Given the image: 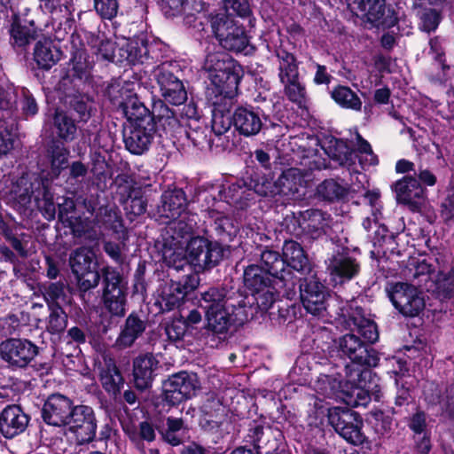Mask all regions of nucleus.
<instances>
[{"mask_svg":"<svg viewBox=\"0 0 454 454\" xmlns=\"http://www.w3.org/2000/svg\"><path fill=\"white\" fill-rule=\"evenodd\" d=\"M99 379L104 389L113 395L119 393L123 384L122 376L112 360L105 363L100 370Z\"/></svg>","mask_w":454,"mask_h":454,"instance_id":"e433bc0d","label":"nucleus"},{"mask_svg":"<svg viewBox=\"0 0 454 454\" xmlns=\"http://www.w3.org/2000/svg\"><path fill=\"white\" fill-rule=\"evenodd\" d=\"M213 32L223 48L250 54L253 47L249 44L244 28L230 18H217L212 23Z\"/></svg>","mask_w":454,"mask_h":454,"instance_id":"9b49d317","label":"nucleus"},{"mask_svg":"<svg viewBox=\"0 0 454 454\" xmlns=\"http://www.w3.org/2000/svg\"><path fill=\"white\" fill-rule=\"evenodd\" d=\"M162 203L159 208L161 217L176 219L186 213V198L182 190L168 191L162 194Z\"/></svg>","mask_w":454,"mask_h":454,"instance_id":"7c9ffc66","label":"nucleus"},{"mask_svg":"<svg viewBox=\"0 0 454 454\" xmlns=\"http://www.w3.org/2000/svg\"><path fill=\"white\" fill-rule=\"evenodd\" d=\"M39 209L47 220H52L56 215V207L53 202V195L50 189L43 184V197H35Z\"/></svg>","mask_w":454,"mask_h":454,"instance_id":"864d4df0","label":"nucleus"},{"mask_svg":"<svg viewBox=\"0 0 454 454\" xmlns=\"http://www.w3.org/2000/svg\"><path fill=\"white\" fill-rule=\"evenodd\" d=\"M153 113H157V118L160 121H164L169 126H175L177 123L174 113L170 110L163 102H160L158 105H154Z\"/></svg>","mask_w":454,"mask_h":454,"instance_id":"338daca9","label":"nucleus"},{"mask_svg":"<svg viewBox=\"0 0 454 454\" xmlns=\"http://www.w3.org/2000/svg\"><path fill=\"white\" fill-rule=\"evenodd\" d=\"M300 291L305 309L314 316H323L329 295L327 288L317 278L310 277L300 285Z\"/></svg>","mask_w":454,"mask_h":454,"instance_id":"6ab92c4d","label":"nucleus"},{"mask_svg":"<svg viewBox=\"0 0 454 454\" xmlns=\"http://www.w3.org/2000/svg\"><path fill=\"white\" fill-rule=\"evenodd\" d=\"M401 274L404 278L414 281L427 292H442L446 296H451L454 294V268L445 275L436 272L425 258L411 257Z\"/></svg>","mask_w":454,"mask_h":454,"instance_id":"20e7f679","label":"nucleus"},{"mask_svg":"<svg viewBox=\"0 0 454 454\" xmlns=\"http://www.w3.org/2000/svg\"><path fill=\"white\" fill-rule=\"evenodd\" d=\"M94 8L102 19L112 20L117 15L119 4L117 0H94Z\"/></svg>","mask_w":454,"mask_h":454,"instance_id":"6e6d98bb","label":"nucleus"},{"mask_svg":"<svg viewBox=\"0 0 454 454\" xmlns=\"http://www.w3.org/2000/svg\"><path fill=\"white\" fill-rule=\"evenodd\" d=\"M245 186L239 184H232L229 185L224 194H222V190L218 187L220 199L225 200L228 204H233L237 207L243 209L246 207V202L243 200L244 192L242 191Z\"/></svg>","mask_w":454,"mask_h":454,"instance_id":"603ef678","label":"nucleus"},{"mask_svg":"<svg viewBox=\"0 0 454 454\" xmlns=\"http://www.w3.org/2000/svg\"><path fill=\"white\" fill-rule=\"evenodd\" d=\"M254 193L264 197H274L279 195L278 182H272L267 178H261L254 185Z\"/></svg>","mask_w":454,"mask_h":454,"instance_id":"052dcab7","label":"nucleus"},{"mask_svg":"<svg viewBox=\"0 0 454 454\" xmlns=\"http://www.w3.org/2000/svg\"><path fill=\"white\" fill-rule=\"evenodd\" d=\"M334 102L342 108L360 111L362 101L357 94L348 86H338L331 91Z\"/></svg>","mask_w":454,"mask_h":454,"instance_id":"37998d69","label":"nucleus"},{"mask_svg":"<svg viewBox=\"0 0 454 454\" xmlns=\"http://www.w3.org/2000/svg\"><path fill=\"white\" fill-rule=\"evenodd\" d=\"M54 125L58 136L65 141H72L75 137L76 126L74 121L65 113L57 111L54 116Z\"/></svg>","mask_w":454,"mask_h":454,"instance_id":"49530a36","label":"nucleus"},{"mask_svg":"<svg viewBox=\"0 0 454 454\" xmlns=\"http://www.w3.org/2000/svg\"><path fill=\"white\" fill-rule=\"evenodd\" d=\"M328 421L334 430L347 442L360 444L364 442L361 432L362 420L348 406L328 409Z\"/></svg>","mask_w":454,"mask_h":454,"instance_id":"f8f14e48","label":"nucleus"},{"mask_svg":"<svg viewBox=\"0 0 454 454\" xmlns=\"http://www.w3.org/2000/svg\"><path fill=\"white\" fill-rule=\"evenodd\" d=\"M145 330V321L136 315L130 314L127 317L124 327L117 339V345L121 348L130 347Z\"/></svg>","mask_w":454,"mask_h":454,"instance_id":"f704fd0d","label":"nucleus"},{"mask_svg":"<svg viewBox=\"0 0 454 454\" xmlns=\"http://www.w3.org/2000/svg\"><path fill=\"white\" fill-rule=\"evenodd\" d=\"M347 189L338 182L329 179L321 183L317 188L319 197L326 200H334L342 198Z\"/></svg>","mask_w":454,"mask_h":454,"instance_id":"09e8293b","label":"nucleus"},{"mask_svg":"<svg viewBox=\"0 0 454 454\" xmlns=\"http://www.w3.org/2000/svg\"><path fill=\"white\" fill-rule=\"evenodd\" d=\"M440 23V14L433 9L425 10L420 16V27L426 32L436 29Z\"/></svg>","mask_w":454,"mask_h":454,"instance_id":"680f3d73","label":"nucleus"},{"mask_svg":"<svg viewBox=\"0 0 454 454\" xmlns=\"http://www.w3.org/2000/svg\"><path fill=\"white\" fill-rule=\"evenodd\" d=\"M28 416L18 405L5 407L0 414V433L5 438H13L25 431Z\"/></svg>","mask_w":454,"mask_h":454,"instance_id":"bb28decb","label":"nucleus"},{"mask_svg":"<svg viewBox=\"0 0 454 454\" xmlns=\"http://www.w3.org/2000/svg\"><path fill=\"white\" fill-rule=\"evenodd\" d=\"M286 97L293 102L302 104L306 99V89L300 78L282 83Z\"/></svg>","mask_w":454,"mask_h":454,"instance_id":"3c124183","label":"nucleus"},{"mask_svg":"<svg viewBox=\"0 0 454 454\" xmlns=\"http://www.w3.org/2000/svg\"><path fill=\"white\" fill-rule=\"evenodd\" d=\"M340 310L341 316L353 325L352 331H356L364 340H360L353 333L345 334L338 340L340 352L358 365L376 366L379 362L378 354L367 344L378 340L379 333L375 323L366 318L362 309L354 308L352 303L341 308Z\"/></svg>","mask_w":454,"mask_h":454,"instance_id":"f257e3e1","label":"nucleus"},{"mask_svg":"<svg viewBox=\"0 0 454 454\" xmlns=\"http://www.w3.org/2000/svg\"><path fill=\"white\" fill-rule=\"evenodd\" d=\"M126 432L132 442H138L139 440L152 442L155 438L154 429L148 422L140 423L138 430L127 428Z\"/></svg>","mask_w":454,"mask_h":454,"instance_id":"4d7b16f0","label":"nucleus"},{"mask_svg":"<svg viewBox=\"0 0 454 454\" xmlns=\"http://www.w3.org/2000/svg\"><path fill=\"white\" fill-rule=\"evenodd\" d=\"M187 331V324L183 318H176L166 326V334L172 341H177L184 338Z\"/></svg>","mask_w":454,"mask_h":454,"instance_id":"bf43d9fd","label":"nucleus"},{"mask_svg":"<svg viewBox=\"0 0 454 454\" xmlns=\"http://www.w3.org/2000/svg\"><path fill=\"white\" fill-rule=\"evenodd\" d=\"M155 124L127 125L124 130V144L126 148L133 154L140 155L149 149L153 139Z\"/></svg>","mask_w":454,"mask_h":454,"instance_id":"b1692460","label":"nucleus"},{"mask_svg":"<svg viewBox=\"0 0 454 454\" xmlns=\"http://www.w3.org/2000/svg\"><path fill=\"white\" fill-rule=\"evenodd\" d=\"M344 387L345 383L340 380V376L333 375H320L314 385L315 391L319 395L340 400L343 395L340 390Z\"/></svg>","mask_w":454,"mask_h":454,"instance_id":"c9c22d12","label":"nucleus"},{"mask_svg":"<svg viewBox=\"0 0 454 454\" xmlns=\"http://www.w3.org/2000/svg\"><path fill=\"white\" fill-rule=\"evenodd\" d=\"M186 427L181 419L168 417L167 428L160 431L163 439L173 446L179 445L185 434Z\"/></svg>","mask_w":454,"mask_h":454,"instance_id":"a18cd8bd","label":"nucleus"},{"mask_svg":"<svg viewBox=\"0 0 454 454\" xmlns=\"http://www.w3.org/2000/svg\"><path fill=\"white\" fill-rule=\"evenodd\" d=\"M37 353L38 348L27 339L12 338L0 345L2 359L12 366H27Z\"/></svg>","mask_w":454,"mask_h":454,"instance_id":"f3484780","label":"nucleus"},{"mask_svg":"<svg viewBox=\"0 0 454 454\" xmlns=\"http://www.w3.org/2000/svg\"><path fill=\"white\" fill-rule=\"evenodd\" d=\"M252 295L258 307L263 310L270 309L275 301L274 293L270 285L265 286V289L253 293Z\"/></svg>","mask_w":454,"mask_h":454,"instance_id":"e2e57ef3","label":"nucleus"},{"mask_svg":"<svg viewBox=\"0 0 454 454\" xmlns=\"http://www.w3.org/2000/svg\"><path fill=\"white\" fill-rule=\"evenodd\" d=\"M105 290L103 294L106 309L114 316L125 313V285L118 271L106 268L104 272Z\"/></svg>","mask_w":454,"mask_h":454,"instance_id":"a211bd4d","label":"nucleus"},{"mask_svg":"<svg viewBox=\"0 0 454 454\" xmlns=\"http://www.w3.org/2000/svg\"><path fill=\"white\" fill-rule=\"evenodd\" d=\"M347 377L345 387L340 390L343 393L341 400L347 405H366L372 396L379 400L380 390L372 371L353 369Z\"/></svg>","mask_w":454,"mask_h":454,"instance_id":"0eeeda50","label":"nucleus"},{"mask_svg":"<svg viewBox=\"0 0 454 454\" xmlns=\"http://www.w3.org/2000/svg\"><path fill=\"white\" fill-rule=\"evenodd\" d=\"M269 274L258 265H249L244 272V283L252 294L265 289L270 283Z\"/></svg>","mask_w":454,"mask_h":454,"instance_id":"79ce46f5","label":"nucleus"},{"mask_svg":"<svg viewBox=\"0 0 454 454\" xmlns=\"http://www.w3.org/2000/svg\"><path fill=\"white\" fill-rule=\"evenodd\" d=\"M189 265L196 271L214 267L222 258L223 251L216 243H212L202 237H194L187 243Z\"/></svg>","mask_w":454,"mask_h":454,"instance_id":"ddd939ff","label":"nucleus"},{"mask_svg":"<svg viewBox=\"0 0 454 454\" xmlns=\"http://www.w3.org/2000/svg\"><path fill=\"white\" fill-rule=\"evenodd\" d=\"M386 291L395 308L403 316L416 317L425 308L424 297L413 285L405 282L389 283Z\"/></svg>","mask_w":454,"mask_h":454,"instance_id":"1a4fd4ad","label":"nucleus"},{"mask_svg":"<svg viewBox=\"0 0 454 454\" xmlns=\"http://www.w3.org/2000/svg\"><path fill=\"white\" fill-rule=\"evenodd\" d=\"M278 77L281 83L300 78L296 58L293 54L282 50L278 52Z\"/></svg>","mask_w":454,"mask_h":454,"instance_id":"ea45409f","label":"nucleus"},{"mask_svg":"<svg viewBox=\"0 0 454 454\" xmlns=\"http://www.w3.org/2000/svg\"><path fill=\"white\" fill-rule=\"evenodd\" d=\"M67 324V314L62 310V309L57 307L52 309L49 316L47 330L49 333L53 334L59 333L65 330Z\"/></svg>","mask_w":454,"mask_h":454,"instance_id":"5fc2aeb1","label":"nucleus"},{"mask_svg":"<svg viewBox=\"0 0 454 454\" xmlns=\"http://www.w3.org/2000/svg\"><path fill=\"white\" fill-rule=\"evenodd\" d=\"M183 244L176 245V248H168L166 249L163 253L164 260L166 262L179 270H182L185 265L189 264L188 254L186 253V249L184 250Z\"/></svg>","mask_w":454,"mask_h":454,"instance_id":"8fccbe9b","label":"nucleus"},{"mask_svg":"<svg viewBox=\"0 0 454 454\" xmlns=\"http://www.w3.org/2000/svg\"><path fill=\"white\" fill-rule=\"evenodd\" d=\"M134 82H125L110 86L108 93L114 104L119 105L126 116L128 125L155 124L154 118L145 106L139 101L135 93Z\"/></svg>","mask_w":454,"mask_h":454,"instance_id":"423d86ee","label":"nucleus"},{"mask_svg":"<svg viewBox=\"0 0 454 454\" xmlns=\"http://www.w3.org/2000/svg\"><path fill=\"white\" fill-rule=\"evenodd\" d=\"M395 363L397 367H395L393 371L396 376L395 385L397 392L395 396V404L403 405L408 402V399L411 396L409 387L411 383L407 380V378H410V376L405 375V372L408 371L405 361L398 359L395 360Z\"/></svg>","mask_w":454,"mask_h":454,"instance_id":"a19ab883","label":"nucleus"},{"mask_svg":"<svg viewBox=\"0 0 454 454\" xmlns=\"http://www.w3.org/2000/svg\"><path fill=\"white\" fill-rule=\"evenodd\" d=\"M60 58L61 51L52 40L43 38L35 43L34 59L39 67L50 69L57 64Z\"/></svg>","mask_w":454,"mask_h":454,"instance_id":"2f4dec72","label":"nucleus"},{"mask_svg":"<svg viewBox=\"0 0 454 454\" xmlns=\"http://www.w3.org/2000/svg\"><path fill=\"white\" fill-rule=\"evenodd\" d=\"M94 254L87 247H80L70 255L69 263L81 290L87 291L98 286L100 275L93 262Z\"/></svg>","mask_w":454,"mask_h":454,"instance_id":"4468645a","label":"nucleus"},{"mask_svg":"<svg viewBox=\"0 0 454 454\" xmlns=\"http://www.w3.org/2000/svg\"><path fill=\"white\" fill-rule=\"evenodd\" d=\"M102 222L115 232L121 231L123 228L120 212L115 207L104 209V218Z\"/></svg>","mask_w":454,"mask_h":454,"instance_id":"0e129e2a","label":"nucleus"},{"mask_svg":"<svg viewBox=\"0 0 454 454\" xmlns=\"http://www.w3.org/2000/svg\"><path fill=\"white\" fill-rule=\"evenodd\" d=\"M88 44L91 48L94 54L98 56V59L108 60V61H122L123 59L133 62L136 59L131 52L128 50H124V47L129 46V42L126 40H122L121 43H118L119 49V57L116 59V43L105 38L102 35H90L88 37Z\"/></svg>","mask_w":454,"mask_h":454,"instance_id":"5701e85b","label":"nucleus"},{"mask_svg":"<svg viewBox=\"0 0 454 454\" xmlns=\"http://www.w3.org/2000/svg\"><path fill=\"white\" fill-rule=\"evenodd\" d=\"M232 120L236 130L245 137L257 135L262 127L259 111L252 106L237 107L233 113Z\"/></svg>","mask_w":454,"mask_h":454,"instance_id":"cd10ccee","label":"nucleus"},{"mask_svg":"<svg viewBox=\"0 0 454 454\" xmlns=\"http://www.w3.org/2000/svg\"><path fill=\"white\" fill-rule=\"evenodd\" d=\"M285 265L287 264L297 271H305L309 268V261L301 245L294 240L286 241L283 246Z\"/></svg>","mask_w":454,"mask_h":454,"instance_id":"473e14b6","label":"nucleus"},{"mask_svg":"<svg viewBox=\"0 0 454 454\" xmlns=\"http://www.w3.org/2000/svg\"><path fill=\"white\" fill-rule=\"evenodd\" d=\"M201 306L206 309L207 327L223 338L235 325H241L246 318L243 308H237L226 298L223 289L209 288L201 294Z\"/></svg>","mask_w":454,"mask_h":454,"instance_id":"7ed1b4c3","label":"nucleus"},{"mask_svg":"<svg viewBox=\"0 0 454 454\" xmlns=\"http://www.w3.org/2000/svg\"><path fill=\"white\" fill-rule=\"evenodd\" d=\"M198 285L195 277L187 276L183 282L166 283L160 294L158 303L162 310H172L178 308L184 297L193 291Z\"/></svg>","mask_w":454,"mask_h":454,"instance_id":"4be33fe9","label":"nucleus"},{"mask_svg":"<svg viewBox=\"0 0 454 454\" xmlns=\"http://www.w3.org/2000/svg\"><path fill=\"white\" fill-rule=\"evenodd\" d=\"M65 426L74 434L78 444L82 445L91 442L95 438L97 431L94 411L87 405L74 406Z\"/></svg>","mask_w":454,"mask_h":454,"instance_id":"dca6fc26","label":"nucleus"},{"mask_svg":"<svg viewBox=\"0 0 454 454\" xmlns=\"http://www.w3.org/2000/svg\"><path fill=\"white\" fill-rule=\"evenodd\" d=\"M301 165L304 169L291 168L282 172L278 178L279 195L288 200H301L305 196L306 180L305 171L320 169L323 163L316 154L306 155L302 158Z\"/></svg>","mask_w":454,"mask_h":454,"instance_id":"6e6552de","label":"nucleus"},{"mask_svg":"<svg viewBox=\"0 0 454 454\" xmlns=\"http://www.w3.org/2000/svg\"><path fill=\"white\" fill-rule=\"evenodd\" d=\"M396 199L400 203L409 205L413 210L418 208L419 200L424 196V189L413 176H404L394 185Z\"/></svg>","mask_w":454,"mask_h":454,"instance_id":"c85d7f7f","label":"nucleus"},{"mask_svg":"<svg viewBox=\"0 0 454 454\" xmlns=\"http://www.w3.org/2000/svg\"><path fill=\"white\" fill-rule=\"evenodd\" d=\"M327 270L330 280L334 285H342L358 274L360 265L355 258L348 254H338L329 260Z\"/></svg>","mask_w":454,"mask_h":454,"instance_id":"a878e982","label":"nucleus"},{"mask_svg":"<svg viewBox=\"0 0 454 454\" xmlns=\"http://www.w3.org/2000/svg\"><path fill=\"white\" fill-rule=\"evenodd\" d=\"M261 262L262 264L261 268L269 275L280 279L284 278L285 261L278 252L264 250L261 254Z\"/></svg>","mask_w":454,"mask_h":454,"instance_id":"c03bdc74","label":"nucleus"},{"mask_svg":"<svg viewBox=\"0 0 454 454\" xmlns=\"http://www.w3.org/2000/svg\"><path fill=\"white\" fill-rule=\"evenodd\" d=\"M231 125L229 115H224L220 109H215L212 118V130L216 136H222L229 131Z\"/></svg>","mask_w":454,"mask_h":454,"instance_id":"13d9d810","label":"nucleus"},{"mask_svg":"<svg viewBox=\"0 0 454 454\" xmlns=\"http://www.w3.org/2000/svg\"><path fill=\"white\" fill-rule=\"evenodd\" d=\"M72 401L60 395L49 396L43 408V420L54 427L65 426L73 409Z\"/></svg>","mask_w":454,"mask_h":454,"instance_id":"393cba45","label":"nucleus"},{"mask_svg":"<svg viewBox=\"0 0 454 454\" xmlns=\"http://www.w3.org/2000/svg\"><path fill=\"white\" fill-rule=\"evenodd\" d=\"M170 68L171 64L168 62L157 66L153 70V77L164 102L179 106L186 101L187 92L183 82L173 74Z\"/></svg>","mask_w":454,"mask_h":454,"instance_id":"2eb2a0df","label":"nucleus"},{"mask_svg":"<svg viewBox=\"0 0 454 454\" xmlns=\"http://www.w3.org/2000/svg\"><path fill=\"white\" fill-rule=\"evenodd\" d=\"M22 96L23 99L21 104L24 114L26 116L35 115L38 111V107L35 98L30 95V93L27 90L24 89H22Z\"/></svg>","mask_w":454,"mask_h":454,"instance_id":"774afa93","label":"nucleus"},{"mask_svg":"<svg viewBox=\"0 0 454 454\" xmlns=\"http://www.w3.org/2000/svg\"><path fill=\"white\" fill-rule=\"evenodd\" d=\"M356 16L372 27L387 28L395 25V12L387 7L385 0H347Z\"/></svg>","mask_w":454,"mask_h":454,"instance_id":"9d476101","label":"nucleus"},{"mask_svg":"<svg viewBox=\"0 0 454 454\" xmlns=\"http://www.w3.org/2000/svg\"><path fill=\"white\" fill-rule=\"evenodd\" d=\"M350 143L353 150L347 142L333 137H326L322 141V148L325 153L343 166L354 164V157H359L363 168L374 166L378 163L377 156L372 153L371 145L359 133L356 132Z\"/></svg>","mask_w":454,"mask_h":454,"instance_id":"39448f33","label":"nucleus"},{"mask_svg":"<svg viewBox=\"0 0 454 454\" xmlns=\"http://www.w3.org/2000/svg\"><path fill=\"white\" fill-rule=\"evenodd\" d=\"M14 101L9 94L0 98V159L13 148L16 137L15 119L12 116Z\"/></svg>","mask_w":454,"mask_h":454,"instance_id":"412c9836","label":"nucleus"},{"mask_svg":"<svg viewBox=\"0 0 454 454\" xmlns=\"http://www.w3.org/2000/svg\"><path fill=\"white\" fill-rule=\"evenodd\" d=\"M69 151L63 145L57 144L51 151V178H56L67 168Z\"/></svg>","mask_w":454,"mask_h":454,"instance_id":"de8ad7c7","label":"nucleus"},{"mask_svg":"<svg viewBox=\"0 0 454 454\" xmlns=\"http://www.w3.org/2000/svg\"><path fill=\"white\" fill-rule=\"evenodd\" d=\"M35 35L36 30L32 20L21 19L16 15L14 16L11 28V35L15 44L24 46L34 39Z\"/></svg>","mask_w":454,"mask_h":454,"instance_id":"4c0bfd02","label":"nucleus"},{"mask_svg":"<svg viewBox=\"0 0 454 454\" xmlns=\"http://www.w3.org/2000/svg\"><path fill=\"white\" fill-rule=\"evenodd\" d=\"M223 5L227 12L240 17H247L250 13V8L247 0H223Z\"/></svg>","mask_w":454,"mask_h":454,"instance_id":"69168bd1","label":"nucleus"},{"mask_svg":"<svg viewBox=\"0 0 454 454\" xmlns=\"http://www.w3.org/2000/svg\"><path fill=\"white\" fill-rule=\"evenodd\" d=\"M195 225L196 220L194 215L187 212L183 214L179 218L170 219L168 222V229L173 231V240L170 246L183 244V239H185L186 237H190Z\"/></svg>","mask_w":454,"mask_h":454,"instance_id":"72a5a7b5","label":"nucleus"},{"mask_svg":"<svg viewBox=\"0 0 454 454\" xmlns=\"http://www.w3.org/2000/svg\"><path fill=\"white\" fill-rule=\"evenodd\" d=\"M303 221V229L312 239L320 237L329 226L328 215L317 209L307 211Z\"/></svg>","mask_w":454,"mask_h":454,"instance_id":"58836bf2","label":"nucleus"},{"mask_svg":"<svg viewBox=\"0 0 454 454\" xmlns=\"http://www.w3.org/2000/svg\"><path fill=\"white\" fill-rule=\"evenodd\" d=\"M197 377L186 372L171 376L164 383V394L167 402L176 404L191 398L197 388Z\"/></svg>","mask_w":454,"mask_h":454,"instance_id":"aec40b11","label":"nucleus"},{"mask_svg":"<svg viewBox=\"0 0 454 454\" xmlns=\"http://www.w3.org/2000/svg\"><path fill=\"white\" fill-rule=\"evenodd\" d=\"M203 68L214 86L207 90V98L213 106H220L223 100H231L237 95L242 70L230 55L209 53Z\"/></svg>","mask_w":454,"mask_h":454,"instance_id":"f03ea898","label":"nucleus"},{"mask_svg":"<svg viewBox=\"0 0 454 454\" xmlns=\"http://www.w3.org/2000/svg\"><path fill=\"white\" fill-rule=\"evenodd\" d=\"M159 361L152 354L137 356L133 362V376L135 386L138 389L147 388L153 379Z\"/></svg>","mask_w":454,"mask_h":454,"instance_id":"c756f323","label":"nucleus"}]
</instances>
